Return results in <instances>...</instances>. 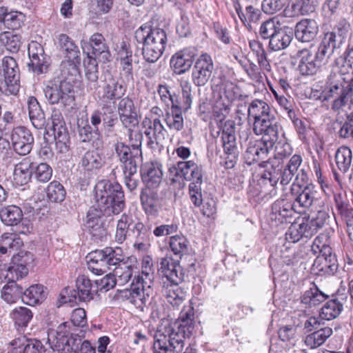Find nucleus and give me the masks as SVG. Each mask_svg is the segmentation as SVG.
<instances>
[{
  "instance_id": "obj_1",
  "label": "nucleus",
  "mask_w": 353,
  "mask_h": 353,
  "mask_svg": "<svg viewBox=\"0 0 353 353\" xmlns=\"http://www.w3.org/2000/svg\"><path fill=\"white\" fill-rule=\"evenodd\" d=\"M122 250L119 248L113 249L107 247L103 250H96L90 252L87 256L88 269L94 274L101 275L115 266L113 269V278L119 285H123L131 279L134 266L123 261Z\"/></svg>"
},
{
  "instance_id": "obj_2",
  "label": "nucleus",
  "mask_w": 353,
  "mask_h": 353,
  "mask_svg": "<svg viewBox=\"0 0 353 353\" xmlns=\"http://www.w3.org/2000/svg\"><path fill=\"white\" fill-rule=\"evenodd\" d=\"M286 155L287 153L284 151H278L277 154H274L272 158L270 157L266 161V180H268L270 186L272 188L268 193L270 196L276 195L275 187L279 180H280L281 185L288 184L297 173L301 164V157L299 154H294L291 157L286 167L282 170V160Z\"/></svg>"
},
{
  "instance_id": "obj_3",
  "label": "nucleus",
  "mask_w": 353,
  "mask_h": 353,
  "mask_svg": "<svg viewBox=\"0 0 353 353\" xmlns=\"http://www.w3.org/2000/svg\"><path fill=\"white\" fill-rule=\"evenodd\" d=\"M163 277L162 292L168 301L174 307H179L183 302V292L179 284L184 280V274L179 263L171 257L161 259L160 269Z\"/></svg>"
},
{
  "instance_id": "obj_4",
  "label": "nucleus",
  "mask_w": 353,
  "mask_h": 353,
  "mask_svg": "<svg viewBox=\"0 0 353 353\" xmlns=\"http://www.w3.org/2000/svg\"><path fill=\"white\" fill-rule=\"evenodd\" d=\"M352 92L353 72H341L337 66L334 67L327 77L324 90L325 99L335 98L332 109L336 111L344 107Z\"/></svg>"
},
{
  "instance_id": "obj_5",
  "label": "nucleus",
  "mask_w": 353,
  "mask_h": 353,
  "mask_svg": "<svg viewBox=\"0 0 353 353\" xmlns=\"http://www.w3.org/2000/svg\"><path fill=\"white\" fill-rule=\"evenodd\" d=\"M88 44L94 57L88 56L87 60L84 61L85 76L88 81V88L91 91H95L99 88V70L97 59L103 63L110 61L111 53L105 39L100 33L93 34L90 37Z\"/></svg>"
},
{
  "instance_id": "obj_6",
  "label": "nucleus",
  "mask_w": 353,
  "mask_h": 353,
  "mask_svg": "<svg viewBox=\"0 0 353 353\" xmlns=\"http://www.w3.org/2000/svg\"><path fill=\"white\" fill-rule=\"evenodd\" d=\"M134 37L139 43H143L142 54L147 62L154 63L161 57L167 42L163 29L141 26L136 30Z\"/></svg>"
},
{
  "instance_id": "obj_7",
  "label": "nucleus",
  "mask_w": 353,
  "mask_h": 353,
  "mask_svg": "<svg viewBox=\"0 0 353 353\" xmlns=\"http://www.w3.org/2000/svg\"><path fill=\"white\" fill-rule=\"evenodd\" d=\"M70 323L60 324L55 334L52 332L48 334V342L54 351L59 353H95L96 350L88 341H82L77 335L71 336Z\"/></svg>"
},
{
  "instance_id": "obj_8",
  "label": "nucleus",
  "mask_w": 353,
  "mask_h": 353,
  "mask_svg": "<svg viewBox=\"0 0 353 353\" xmlns=\"http://www.w3.org/2000/svg\"><path fill=\"white\" fill-rule=\"evenodd\" d=\"M329 219L328 212L324 208L312 212L308 216L291 224L285 233V239L296 243L303 238H311L324 227Z\"/></svg>"
},
{
  "instance_id": "obj_9",
  "label": "nucleus",
  "mask_w": 353,
  "mask_h": 353,
  "mask_svg": "<svg viewBox=\"0 0 353 353\" xmlns=\"http://www.w3.org/2000/svg\"><path fill=\"white\" fill-rule=\"evenodd\" d=\"M175 176H179L191 183L189 185V194L191 201L196 207L203 203L201 184L203 182V168L193 161H179L169 169Z\"/></svg>"
},
{
  "instance_id": "obj_10",
  "label": "nucleus",
  "mask_w": 353,
  "mask_h": 353,
  "mask_svg": "<svg viewBox=\"0 0 353 353\" xmlns=\"http://www.w3.org/2000/svg\"><path fill=\"white\" fill-rule=\"evenodd\" d=\"M150 229L143 223L135 221L132 215L123 214L117 222L114 239L121 244L128 238H132L134 246L143 249L149 241Z\"/></svg>"
},
{
  "instance_id": "obj_11",
  "label": "nucleus",
  "mask_w": 353,
  "mask_h": 353,
  "mask_svg": "<svg viewBox=\"0 0 353 353\" xmlns=\"http://www.w3.org/2000/svg\"><path fill=\"white\" fill-rule=\"evenodd\" d=\"M184 332L178 327L166 328L159 325L154 335L153 353H182L185 344Z\"/></svg>"
},
{
  "instance_id": "obj_12",
  "label": "nucleus",
  "mask_w": 353,
  "mask_h": 353,
  "mask_svg": "<svg viewBox=\"0 0 353 353\" xmlns=\"http://www.w3.org/2000/svg\"><path fill=\"white\" fill-rule=\"evenodd\" d=\"M307 175L303 170L296 174L295 181L292 183L290 192L294 196L292 208L299 207L308 208L313 205H319L323 203L318 198V192L312 184H305Z\"/></svg>"
},
{
  "instance_id": "obj_13",
  "label": "nucleus",
  "mask_w": 353,
  "mask_h": 353,
  "mask_svg": "<svg viewBox=\"0 0 353 353\" xmlns=\"http://www.w3.org/2000/svg\"><path fill=\"white\" fill-rule=\"evenodd\" d=\"M45 97L51 104L65 108L74 101V90L72 83L66 79H54L49 81L44 89Z\"/></svg>"
},
{
  "instance_id": "obj_14",
  "label": "nucleus",
  "mask_w": 353,
  "mask_h": 353,
  "mask_svg": "<svg viewBox=\"0 0 353 353\" xmlns=\"http://www.w3.org/2000/svg\"><path fill=\"white\" fill-rule=\"evenodd\" d=\"M77 290L69 287L65 288L60 294L61 303L88 302L93 299L92 284L90 279L85 275H79L76 281ZM97 290H96L97 291Z\"/></svg>"
},
{
  "instance_id": "obj_15",
  "label": "nucleus",
  "mask_w": 353,
  "mask_h": 353,
  "mask_svg": "<svg viewBox=\"0 0 353 353\" xmlns=\"http://www.w3.org/2000/svg\"><path fill=\"white\" fill-rule=\"evenodd\" d=\"M214 69V62L211 56L207 53L201 54L196 59L192 69V82L198 87L205 85L212 77Z\"/></svg>"
},
{
  "instance_id": "obj_16",
  "label": "nucleus",
  "mask_w": 353,
  "mask_h": 353,
  "mask_svg": "<svg viewBox=\"0 0 353 353\" xmlns=\"http://www.w3.org/2000/svg\"><path fill=\"white\" fill-rule=\"evenodd\" d=\"M11 144L14 151L21 155L28 154L34 144V137L26 128L19 126L14 128L10 135Z\"/></svg>"
},
{
  "instance_id": "obj_17",
  "label": "nucleus",
  "mask_w": 353,
  "mask_h": 353,
  "mask_svg": "<svg viewBox=\"0 0 353 353\" xmlns=\"http://www.w3.org/2000/svg\"><path fill=\"white\" fill-rule=\"evenodd\" d=\"M194 307L189 304L183 307L181 311L178 319L174 322L163 319L159 325H164L166 328L178 327L180 332H184V339L189 337L194 329Z\"/></svg>"
},
{
  "instance_id": "obj_18",
  "label": "nucleus",
  "mask_w": 353,
  "mask_h": 353,
  "mask_svg": "<svg viewBox=\"0 0 353 353\" xmlns=\"http://www.w3.org/2000/svg\"><path fill=\"white\" fill-rule=\"evenodd\" d=\"M103 93L101 99L105 102H114L121 98L125 92V88L118 77L111 73L105 74L102 86Z\"/></svg>"
},
{
  "instance_id": "obj_19",
  "label": "nucleus",
  "mask_w": 353,
  "mask_h": 353,
  "mask_svg": "<svg viewBox=\"0 0 353 353\" xmlns=\"http://www.w3.org/2000/svg\"><path fill=\"white\" fill-rule=\"evenodd\" d=\"M114 149L120 162L122 163L123 170L132 169L138 167L142 158L141 150L130 148L122 142H117Z\"/></svg>"
},
{
  "instance_id": "obj_20",
  "label": "nucleus",
  "mask_w": 353,
  "mask_h": 353,
  "mask_svg": "<svg viewBox=\"0 0 353 353\" xmlns=\"http://www.w3.org/2000/svg\"><path fill=\"white\" fill-rule=\"evenodd\" d=\"M154 295V290L149 288L145 292H142L141 288L134 285V280H133L130 289L121 292L123 298H125L137 308L141 310H143L148 303L151 302Z\"/></svg>"
},
{
  "instance_id": "obj_21",
  "label": "nucleus",
  "mask_w": 353,
  "mask_h": 353,
  "mask_svg": "<svg viewBox=\"0 0 353 353\" xmlns=\"http://www.w3.org/2000/svg\"><path fill=\"white\" fill-rule=\"evenodd\" d=\"M95 198L97 202L103 203L107 199H123L124 193L121 185L117 182H110L108 180H102L96 185Z\"/></svg>"
},
{
  "instance_id": "obj_22",
  "label": "nucleus",
  "mask_w": 353,
  "mask_h": 353,
  "mask_svg": "<svg viewBox=\"0 0 353 353\" xmlns=\"http://www.w3.org/2000/svg\"><path fill=\"white\" fill-rule=\"evenodd\" d=\"M32 261V254L30 253H21L14 256L12 259V265L8 268L6 276L8 281L17 282V281L27 276L28 273L27 266Z\"/></svg>"
},
{
  "instance_id": "obj_23",
  "label": "nucleus",
  "mask_w": 353,
  "mask_h": 353,
  "mask_svg": "<svg viewBox=\"0 0 353 353\" xmlns=\"http://www.w3.org/2000/svg\"><path fill=\"white\" fill-rule=\"evenodd\" d=\"M141 176L145 188H158L163 178L162 165L157 161L145 163L141 168Z\"/></svg>"
},
{
  "instance_id": "obj_24",
  "label": "nucleus",
  "mask_w": 353,
  "mask_h": 353,
  "mask_svg": "<svg viewBox=\"0 0 353 353\" xmlns=\"http://www.w3.org/2000/svg\"><path fill=\"white\" fill-rule=\"evenodd\" d=\"M296 58L299 59L298 69L302 75H313L317 72L321 65L314 57L312 46L297 51Z\"/></svg>"
},
{
  "instance_id": "obj_25",
  "label": "nucleus",
  "mask_w": 353,
  "mask_h": 353,
  "mask_svg": "<svg viewBox=\"0 0 353 353\" xmlns=\"http://www.w3.org/2000/svg\"><path fill=\"white\" fill-rule=\"evenodd\" d=\"M2 70L10 92L17 94L19 91V70L16 60L12 57H5L2 59Z\"/></svg>"
},
{
  "instance_id": "obj_26",
  "label": "nucleus",
  "mask_w": 353,
  "mask_h": 353,
  "mask_svg": "<svg viewBox=\"0 0 353 353\" xmlns=\"http://www.w3.org/2000/svg\"><path fill=\"white\" fill-rule=\"evenodd\" d=\"M148 123V127L145 131V134L148 138V145L154 148V145H162L168 136V132L161 120L158 118L153 120L144 121L143 123Z\"/></svg>"
},
{
  "instance_id": "obj_27",
  "label": "nucleus",
  "mask_w": 353,
  "mask_h": 353,
  "mask_svg": "<svg viewBox=\"0 0 353 353\" xmlns=\"http://www.w3.org/2000/svg\"><path fill=\"white\" fill-rule=\"evenodd\" d=\"M119 119L125 128H137L139 120L133 101L128 97L123 98L118 105Z\"/></svg>"
},
{
  "instance_id": "obj_28",
  "label": "nucleus",
  "mask_w": 353,
  "mask_h": 353,
  "mask_svg": "<svg viewBox=\"0 0 353 353\" xmlns=\"http://www.w3.org/2000/svg\"><path fill=\"white\" fill-rule=\"evenodd\" d=\"M194 52L190 49H183L176 52L170 59V66L176 74H182L188 71L193 63Z\"/></svg>"
},
{
  "instance_id": "obj_29",
  "label": "nucleus",
  "mask_w": 353,
  "mask_h": 353,
  "mask_svg": "<svg viewBox=\"0 0 353 353\" xmlns=\"http://www.w3.org/2000/svg\"><path fill=\"white\" fill-rule=\"evenodd\" d=\"M140 199L143 210L148 215L157 216L161 208V200L154 189L144 188L141 190Z\"/></svg>"
},
{
  "instance_id": "obj_30",
  "label": "nucleus",
  "mask_w": 353,
  "mask_h": 353,
  "mask_svg": "<svg viewBox=\"0 0 353 353\" xmlns=\"http://www.w3.org/2000/svg\"><path fill=\"white\" fill-rule=\"evenodd\" d=\"M319 31L317 23L314 19H305L298 22L295 27V37L301 42H310Z\"/></svg>"
},
{
  "instance_id": "obj_31",
  "label": "nucleus",
  "mask_w": 353,
  "mask_h": 353,
  "mask_svg": "<svg viewBox=\"0 0 353 353\" xmlns=\"http://www.w3.org/2000/svg\"><path fill=\"white\" fill-rule=\"evenodd\" d=\"M223 95L226 99V101L221 103L216 102V108H219L220 112L214 111L216 114H218L216 117L220 121L224 120L230 112V106L232 102L235 100L237 97V93L236 92V87L231 82H226L223 85Z\"/></svg>"
},
{
  "instance_id": "obj_32",
  "label": "nucleus",
  "mask_w": 353,
  "mask_h": 353,
  "mask_svg": "<svg viewBox=\"0 0 353 353\" xmlns=\"http://www.w3.org/2000/svg\"><path fill=\"white\" fill-rule=\"evenodd\" d=\"M33 162L30 157L23 158L14 165L13 172L14 182L18 185L27 184L32 176Z\"/></svg>"
},
{
  "instance_id": "obj_33",
  "label": "nucleus",
  "mask_w": 353,
  "mask_h": 353,
  "mask_svg": "<svg viewBox=\"0 0 353 353\" xmlns=\"http://www.w3.org/2000/svg\"><path fill=\"white\" fill-rule=\"evenodd\" d=\"M292 215V210L283 205V201H275L270 212V225L272 227H278L288 223Z\"/></svg>"
},
{
  "instance_id": "obj_34",
  "label": "nucleus",
  "mask_w": 353,
  "mask_h": 353,
  "mask_svg": "<svg viewBox=\"0 0 353 353\" xmlns=\"http://www.w3.org/2000/svg\"><path fill=\"white\" fill-rule=\"evenodd\" d=\"M105 163V158L97 150L87 151L81 160V165L85 171L95 173Z\"/></svg>"
},
{
  "instance_id": "obj_35",
  "label": "nucleus",
  "mask_w": 353,
  "mask_h": 353,
  "mask_svg": "<svg viewBox=\"0 0 353 353\" xmlns=\"http://www.w3.org/2000/svg\"><path fill=\"white\" fill-rule=\"evenodd\" d=\"M312 268L319 273L333 274L338 269V263L334 254L327 256L317 255Z\"/></svg>"
},
{
  "instance_id": "obj_36",
  "label": "nucleus",
  "mask_w": 353,
  "mask_h": 353,
  "mask_svg": "<svg viewBox=\"0 0 353 353\" xmlns=\"http://www.w3.org/2000/svg\"><path fill=\"white\" fill-rule=\"evenodd\" d=\"M28 109L33 126L37 129H41L46 123L45 114L35 97H30L28 99Z\"/></svg>"
},
{
  "instance_id": "obj_37",
  "label": "nucleus",
  "mask_w": 353,
  "mask_h": 353,
  "mask_svg": "<svg viewBox=\"0 0 353 353\" xmlns=\"http://www.w3.org/2000/svg\"><path fill=\"white\" fill-rule=\"evenodd\" d=\"M330 243V233L328 232H322L314 239L311 245V252L314 255L327 256L333 254Z\"/></svg>"
},
{
  "instance_id": "obj_38",
  "label": "nucleus",
  "mask_w": 353,
  "mask_h": 353,
  "mask_svg": "<svg viewBox=\"0 0 353 353\" xmlns=\"http://www.w3.org/2000/svg\"><path fill=\"white\" fill-rule=\"evenodd\" d=\"M79 135L83 142H91L92 146L96 149L103 145L102 135L99 130L93 129L90 125L79 127Z\"/></svg>"
},
{
  "instance_id": "obj_39",
  "label": "nucleus",
  "mask_w": 353,
  "mask_h": 353,
  "mask_svg": "<svg viewBox=\"0 0 353 353\" xmlns=\"http://www.w3.org/2000/svg\"><path fill=\"white\" fill-rule=\"evenodd\" d=\"M278 138L279 126L276 122L266 124V153H269V150L272 151L273 155L277 154L278 151H283L282 144L278 142Z\"/></svg>"
},
{
  "instance_id": "obj_40",
  "label": "nucleus",
  "mask_w": 353,
  "mask_h": 353,
  "mask_svg": "<svg viewBox=\"0 0 353 353\" xmlns=\"http://www.w3.org/2000/svg\"><path fill=\"white\" fill-rule=\"evenodd\" d=\"M332 329L330 327L319 328L305 337L304 342L311 349L316 348L323 345L332 334Z\"/></svg>"
},
{
  "instance_id": "obj_41",
  "label": "nucleus",
  "mask_w": 353,
  "mask_h": 353,
  "mask_svg": "<svg viewBox=\"0 0 353 353\" xmlns=\"http://www.w3.org/2000/svg\"><path fill=\"white\" fill-rule=\"evenodd\" d=\"M233 122L227 121L222 130L221 141L224 151L226 154H232L236 148V137L234 135Z\"/></svg>"
},
{
  "instance_id": "obj_42",
  "label": "nucleus",
  "mask_w": 353,
  "mask_h": 353,
  "mask_svg": "<svg viewBox=\"0 0 353 353\" xmlns=\"http://www.w3.org/2000/svg\"><path fill=\"white\" fill-rule=\"evenodd\" d=\"M329 296L322 292L316 285L306 290L301 296L302 303L309 307H316L328 299Z\"/></svg>"
},
{
  "instance_id": "obj_43",
  "label": "nucleus",
  "mask_w": 353,
  "mask_h": 353,
  "mask_svg": "<svg viewBox=\"0 0 353 353\" xmlns=\"http://www.w3.org/2000/svg\"><path fill=\"white\" fill-rule=\"evenodd\" d=\"M169 246L173 254L179 259L188 254L190 250V244L188 239L185 236L179 234L170 238Z\"/></svg>"
},
{
  "instance_id": "obj_44",
  "label": "nucleus",
  "mask_w": 353,
  "mask_h": 353,
  "mask_svg": "<svg viewBox=\"0 0 353 353\" xmlns=\"http://www.w3.org/2000/svg\"><path fill=\"white\" fill-rule=\"evenodd\" d=\"M0 218L7 225H17L22 220V210L17 205H8L0 211Z\"/></svg>"
},
{
  "instance_id": "obj_45",
  "label": "nucleus",
  "mask_w": 353,
  "mask_h": 353,
  "mask_svg": "<svg viewBox=\"0 0 353 353\" xmlns=\"http://www.w3.org/2000/svg\"><path fill=\"white\" fill-rule=\"evenodd\" d=\"M183 110H167L164 115V121L168 128L173 132H180L184 128Z\"/></svg>"
},
{
  "instance_id": "obj_46",
  "label": "nucleus",
  "mask_w": 353,
  "mask_h": 353,
  "mask_svg": "<svg viewBox=\"0 0 353 353\" xmlns=\"http://www.w3.org/2000/svg\"><path fill=\"white\" fill-rule=\"evenodd\" d=\"M335 161L340 171L346 173L352 163V152L347 146H341L335 153Z\"/></svg>"
},
{
  "instance_id": "obj_47",
  "label": "nucleus",
  "mask_w": 353,
  "mask_h": 353,
  "mask_svg": "<svg viewBox=\"0 0 353 353\" xmlns=\"http://www.w3.org/2000/svg\"><path fill=\"white\" fill-rule=\"evenodd\" d=\"M23 287L14 281H8L1 290V298L8 303H15L22 299Z\"/></svg>"
},
{
  "instance_id": "obj_48",
  "label": "nucleus",
  "mask_w": 353,
  "mask_h": 353,
  "mask_svg": "<svg viewBox=\"0 0 353 353\" xmlns=\"http://www.w3.org/2000/svg\"><path fill=\"white\" fill-rule=\"evenodd\" d=\"M0 43L8 51L17 52L21 44V37L13 31H5L0 34Z\"/></svg>"
},
{
  "instance_id": "obj_49",
  "label": "nucleus",
  "mask_w": 353,
  "mask_h": 353,
  "mask_svg": "<svg viewBox=\"0 0 353 353\" xmlns=\"http://www.w3.org/2000/svg\"><path fill=\"white\" fill-rule=\"evenodd\" d=\"M343 305L337 299L327 301L321 309L319 316L321 319L331 321L339 316Z\"/></svg>"
},
{
  "instance_id": "obj_50",
  "label": "nucleus",
  "mask_w": 353,
  "mask_h": 353,
  "mask_svg": "<svg viewBox=\"0 0 353 353\" xmlns=\"http://www.w3.org/2000/svg\"><path fill=\"white\" fill-rule=\"evenodd\" d=\"M98 208L103 212V216H110L113 214H119L125 208V200L123 199H107L105 202L101 203L97 202Z\"/></svg>"
},
{
  "instance_id": "obj_51",
  "label": "nucleus",
  "mask_w": 353,
  "mask_h": 353,
  "mask_svg": "<svg viewBox=\"0 0 353 353\" xmlns=\"http://www.w3.org/2000/svg\"><path fill=\"white\" fill-rule=\"evenodd\" d=\"M314 10V6H309L305 0H290L285 12L290 17H294L307 14Z\"/></svg>"
},
{
  "instance_id": "obj_52",
  "label": "nucleus",
  "mask_w": 353,
  "mask_h": 353,
  "mask_svg": "<svg viewBox=\"0 0 353 353\" xmlns=\"http://www.w3.org/2000/svg\"><path fill=\"white\" fill-rule=\"evenodd\" d=\"M270 39L269 48L273 51H278L285 48L291 42V36L283 30H279L276 34L268 37Z\"/></svg>"
},
{
  "instance_id": "obj_53",
  "label": "nucleus",
  "mask_w": 353,
  "mask_h": 353,
  "mask_svg": "<svg viewBox=\"0 0 353 353\" xmlns=\"http://www.w3.org/2000/svg\"><path fill=\"white\" fill-rule=\"evenodd\" d=\"M43 287L41 285H32L23 290L22 301L27 305H34L43 297Z\"/></svg>"
},
{
  "instance_id": "obj_54",
  "label": "nucleus",
  "mask_w": 353,
  "mask_h": 353,
  "mask_svg": "<svg viewBox=\"0 0 353 353\" xmlns=\"http://www.w3.org/2000/svg\"><path fill=\"white\" fill-rule=\"evenodd\" d=\"M46 194L50 201L61 203L65 198L66 191L59 181H53L48 184L46 188Z\"/></svg>"
},
{
  "instance_id": "obj_55",
  "label": "nucleus",
  "mask_w": 353,
  "mask_h": 353,
  "mask_svg": "<svg viewBox=\"0 0 353 353\" xmlns=\"http://www.w3.org/2000/svg\"><path fill=\"white\" fill-rule=\"evenodd\" d=\"M55 148L57 152L65 154L70 148V139L66 128H61L59 131L54 132Z\"/></svg>"
},
{
  "instance_id": "obj_56",
  "label": "nucleus",
  "mask_w": 353,
  "mask_h": 353,
  "mask_svg": "<svg viewBox=\"0 0 353 353\" xmlns=\"http://www.w3.org/2000/svg\"><path fill=\"white\" fill-rule=\"evenodd\" d=\"M61 48L66 52L70 59H79L80 52L74 41L66 34H61L59 39Z\"/></svg>"
},
{
  "instance_id": "obj_57",
  "label": "nucleus",
  "mask_w": 353,
  "mask_h": 353,
  "mask_svg": "<svg viewBox=\"0 0 353 353\" xmlns=\"http://www.w3.org/2000/svg\"><path fill=\"white\" fill-rule=\"evenodd\" d=\"M30 61L28 63V66L32 71L37 74L46 73L50 67V58L46 54L38 56L30 59Z\"/></svg>"
},
{
  "instance_id": "obj_58",
  "label": "nucleus",
  "mask_w": 353,
  "mask_h": 353,
  "mask_svg": "<svg viewBox=\"0 0 353 353\" xmlns=\"http://www.w3.org/2000/svg\"><path fill=\"white\" fill-rule=\"evenodd\" d=\"M121 70L127 80L133 79L132 52L122 48L119 52Z\"/></svg>"
},
{
  "instance_id": "obj_59",
  "label": "nucleus",
  "mask_w": 353,
  "mask_h": 353,
  "mask_svg": "<svg viewBox=\"0 0 353 353\" xmlns=\"http://www.w3.org/2000/svg\"><path fill=\"white\" fill-rule=\"evenodd\" d=\"M347 32L346 24L343 25L341 27H335L333 31L327 32L325 35L321 42L325 45L328 44L329 46H333V48L335 49L336 47V41L338 40L341 42Z\"/></svg>"
},
{
  "instance_id": "obj_60",
  "label": "nucleus",
  "mask_w": 353,
  "mask_h": 353,
  "mask_svg": "<svg viewBox=\"0 0 353 353\" xmlns=\"http://www.w3.org/2000/svg\"><path fill=\"white\" fill-rule=\"evenodd\" d=\"M11 316L15 324L21 327H26L32 319V312L27 307H19L12 311Z\"/></svg>"
},
{
  "instance_id": "obj_61",
  "label": "nucleus",
  "mask_w": 353,
  "mask_h": 353,
  "mask_svg": "<svg viewBox=\"0 0 353 353\" xmlns=\"http://www.w3.org/2000/svg\"><path fill=\"white\" fill-rule=\"evenodd\" d=\"M52 169L46 163H41L34 168H33L32 176L37 181L41 183L48 182L52 177Z\"/></svg>"
},
{
  "instance_id": "obj_62",
  "label": "nucleus",
  "mask_w": 353,
  "mask_h": 353,
  "mask_svg": "<svg viewBox=\"0 0 353 353\" xmlns=\"http://www.w3.org/2000/svg\"><path fill=\"white\" fill-rule=\"evenodd\" d=\"M154 274L148 271L142 270L141 274L134 276V285L141 288L142 292H145L147 289L154 290L152 288L154 283Z\"/></svg>"
},
{
  "instance_id": "obj_63",
  "label": "nucleus",
  "mask_w": 353,
  "mask_h": 353,
  "mask_svg": "<svg viewBox=\"0 0 353 353\" xmlns=\"http://www.w3.org/2000/svg\"><path fill=\"white\" fill-rule=\"evenodd\" d=\"M25 16L19 12L10 11L8 12L6 17L4 26L8 29H18L23 23Z\"/></svg>"
},
{
  "instance_id": "obj_64",
  "label": "nucleus",
  "mask_w": 353,
  "mask_h": 353,
  "mask_svg": "<svg viewBox=\"0 0 353 353\" xmlns=\"http://www.w3.org/2000/svg\"><path fill=\"white\" fill-rule=\"evenodd\" d=\"M246 154L248 159H252V161H258L261 160V155L265 154V141L263 137L256 141L253 146H250L247 149Z\"/></svg>"
}]
</instances>
